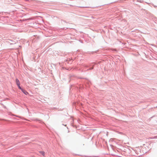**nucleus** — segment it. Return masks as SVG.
<instances>
[{
    "mask_svg": "<svg viewBox=\"0 0 157 157\" xmlns=\"http://www.w3.org/2000/svg\"><path fill=\"white\" fill-rule=\"evenodd\" d=\"M42 154H43V155H44V152H42Z\"/></svg>",
    "mask_w": 157,
    "mask_h": 157,
    "instance_id": "20e7f679",
    "label": "nucleus"
},
{
    "mask_svg": "<svg viewBox=\"0 0 157 157\" xmlns=\"http://www.w3.org/2000/svg\"><path fill=\"white\" fill-rule=\"evenodd\" d=\"M17 86H18V88H19V89H21H21H22L21 88V87H20V85Z\"/></svg>",
    "mask_w": 157,
    "mask_h": 157,
    "instance_id": "7ed1b4c3",
    "label": "nucleus"
},
{
    "mask_svg": "<svg viewBox=\"0 0 157 157\" xmlns=\"http://www.w3.org/2000/svg\"><path fill=\"white\" fill-rule=\"evenodd\" d=\"M16 84L17 86L20 85V82L19 80L17 78L16 79Z\"/></svg>",
    "mask_w": 157,
    "mask_h": 157,
    "instance_id": "f03ea898",
    "label": "nucleus"
},
{
    "mask_svg": "<svg viewBox=\"0 0 157 157\" xmlns=\"http://www.w3.org/2000/svg\"><path fill=\"white\" fill-rule=\"evenodd\" d=\"M22 91L25 94L27 95L28 94V93L25 90H23V89H21Z\"/></svg>",
    "mask_w": 157,
    "mask_h": 157,
    "instance_id": "f257e3e1",
    "label": "nucleus"
}]
</instances>
